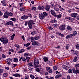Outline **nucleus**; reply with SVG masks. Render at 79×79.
<instances>
[{
	"instance_id": "nucleus-1",
	"label": "nucleus",
	"mask_w": 79,
	"mask_h": 79,
	"mask_svg": "<svg viewBox=\"0 0 79 79\" xmlns=\"http://www.w3.org/2000/svg\"><path fill=\"white\" fill-rule=\"evenodd\" d=\"M34 65L35 68H39L40 66L39 65V61L37 60H34Z\"/></svg>"
},
{
	"instance_id": "nucleus-2",
	"label": "nucleus",
	"mask_w": 79,
	"mask_h": 79,
	"mask_svg": "<svg viewBox=\"0 0 79 79\" xmlns=\"http://www.w3.org/2000/svg\"><path fill=\"white\" fill-rule=\"evenodd\" d=\"M76 69V70H75V69L74 68L73 69V73H74V74H77V73H79V67Z\"/></svg>"
},
{
	"instance_id": "nucleus-3",
	"label": "nucleus",
	"mask_w": 79,
	"mask_h": 79,
	"mask_svg": "<svg viewBox=\"0 0 79 79\" xmlns=\"http://www.w3.org/2000/svg\"><path fill=\"white\" fill-rule=\"evenodd\" d=\"M9 16V13L8 11H6L4 13V15H3L4 18H8Z\"/></svg>"
},
{
	"instance_id": "nucleus-4",
	"label": "nucleus",
	"mask_w": 79,
	"mask_h": 79,
	"mask_svg": "<svg viewBox=\"0 0 79 79\" xmlns=\"http://www.w3.org/2000/svg\"><path fill=\"white\" fill-rule=\"evenodd\" d=\"M71 53L73 54V55H77V54H78V51H75L73 50H72L71 51Z\"/></svg>"
},
{
	"instance_id": "nucleus-5",
	"label": "nucleus",
	"mask_w": 79,
	"mask_h": 79,
	"mask_svg": "<svg viewBox=\"0 0 79 79\" xmlns=\"http://www.w3.org/2000/svg\"><path fill=\"white\" fill-rule=\"evenodd\" d=\"M6 26H8V25H11L12 26H14V25H13V22L12 21H9L7 23H6Z\"/></svg>"
},
{
	"instance_id": "nucleus-6",
	"label": "nucleus",
	"mask_w": 79,
	"mask_h": 79,
	"mask_svg": "<svg viewBox=\"0 0 79 79\" xmlns=\"http://www.w3.org/2000/svg\"><path fill=\"white\" fill-rule=\"evenodd\" d=\"M59 29L61 31H64L65 29V25H63L60 26L59 27Z\"/></svg>"
},
{
	"instance_id": "nucleus-7",
	"label": "nucleus",
	"mask_w": 79,
	"mask_h": 79,
	"mask_svg": "<svg viewBox=\"0 0 79 79\" xmlns=\"http://www.w3.org/2000/svg\"><path fill=\"white\" fill-rule=\"evenodd\" d=\"M43 60H44V62H46L47 61V63H50V61L48 60V57H44L43 58Z\"/></svg>"
},
{
	"instance_id": "nucleus-8",
	"label": "nucleus",
	"mask_w": 79,
	"mask_h": 79,
	"mask_svg": "<svg viewBox=\"0 0 79 79\" xmlns=\"http://www.w3.org/2000/svg\"><path fill=\"white\" fill-rule=\"evenodd\" d=\"M3 42V43L4 45H6V44H8V40L6 38L4 40Z\"/></svg>"
},
{
	"instance_id": "nucleus-9",
	"label": "nucleus",
	"mask_w": 79,
	"mask_h": 79,
	"mask_svg": "<svg viewBox=\"0 0 79 79\" xmlns=\"http://www.w3.org/2000/svg\"><path fill=\"white\" fill-rule=\"evenodd\" d=\"M50 6L49 5H46L45 7V10L47 11H48L50 10Z\"/></svg>"
},
{
	"instance_id": "nucleus-10",
	"label": "nucleus",
	"mask_w": 79,
	"mask_h": 79,
	"mask_svg": "<svg viewBox=\"0 0 79 79\" xmlns=\"http://www.w3.org/2000/svg\"><path fill=\"white\" fill-rule=\"evenodd\" d=\"M50 12L51 13L52 15H53V16H55L56 15V14L55 13V12L54 10H51Z\"/></svg>"
},
{
	"instance_id": "nucleus-11",
	"label": "nucleus",
	"mask_w": 79,
	"mask_h": 79,
	"mask_svg": "<svg viewBox=\"0 0 79 79\" xmlns=\"http://www.w3.org/2000/svg\"><path fill=\"white\" fill-rule=\"evenodd\" d=\"M44 6H39L38 7V9L39 10H44Z\"/></svg>"
},
{
	"instance_id": "nucleus-12",
	"label": "nucleus",
	"mask_w": 79,
	"mask_h": 79,
	"mask_svg": "<svg viewBox=\"0 0 79 79\" xmlns=\"http://www.w3.org/2000/svg\"><path fill=\"white\" fill-rule=\"evenodd\" d=\"M32 45H40V43L38 42H36V41H34L32 43Z\"/></svg>"
},
{
	"instance_id": "nucleus-13",
	"label": "nucleus",
	"mask_w": 79,
	"mask_h": 79,
	"mask_svg": "<svg viewBox=\"0 0 79 79\" xmlns=\"http://www.w3.org/2000/svg\"><path fill=\"white\" fill-rule=\"evenodd\" d=\"M62 66L63 69H66V70H68L69 68L68 67L66 66L65 65L63 64L62 65Z\"/></svg>"
},
{
	"instance_id": "nucleus-14",
	"label": "nucleus",
	"mask_w": 79,
	"mask_h": 79,
	"mask_svg": "<svg viewBox=\"0 0 79 79\" xmlns=\"http://www.w3.org/2000/svg\"><path fill=\"white\" fill-rule=\"evenodd\" d=\"M39 16L40 17V18L41 19H44V18H45L43 14H40L39 15Z\"/></svg>"
},
{
	"instance_id": "nucleus-15",
	"label": "nucleus",
	"mask_w": 79,
	"mask_h": 79,
	"mask_svg": "<svg viewBox=\"0 0 79 79\" xmlns=\"http://www.w3.org/2000/svg\"><path fill=\"white\" fill-rule=\"evenodd\" d=\"M28 27L30 28V29L32 28V25L31 24V22H28Z\"/></svg>"
},
{
	"instance_id": "nucleus-16",
	"label": "nucleus",
	"mask_w": 79,
	"mask_h": 79,
	"mask_svg": "<svg viewBox=\"0 0 79 79\" xmlns=\"http://www.w3.org/2000/svg\"><path fill=\"white\" fill-rule=\"evenodd\" d=\"M72 17H76L77 16V13H73L70 15Z\"/></svg>"
},
{
	"instance_id": "nucleus-17",
	"label": "nucleus",
	"mask_w": 79,
	"mask_h": 79,
	"mask_svg": "<svg viewBox=\"0 0 79 79\" xmlns=\"http://www.w3.org/2000/svg\"><path fill=\"white\" fill-rule=\"evenodd\" d=\"M22 19H26L28 18V16H27L23 15L21 17Z\"/></svg>"
},
{
	"instance_id": "nucleus-18",
	"label": "nucleus",
	"mask_w": 79,
	"mask_h": 79,
	"mask_svg": "<svg viewBox=\"0 0 79 79\" xmlns=\"http://www.w3.org/2000/svg\"><path fill=\"white\" fill-rule=\"evenodd\" d=\"M13 76H15V77H20V75L18 73L13 74Z\"/></svg>"
},
{
	"instance_id": "nucleus-19",
	"label": "nucleus",
	"mask_w": 79,
	"mask_h": 79,
	"mask_svg": "<svg viewBox=\"0 0 79 79\" xmlns=\"http://www.w3.org/2000/svg\"><path fill=\"white\" fill-rule=\"evenodd\" d=\"M43 15H44V18H45L46 16H47L48 15V14L45 12H43Z\"/></svg>"
},
{
	"instance_id": "nucleus-20",
	"label": "nucleus",
	"mask_w": 79,
	"mask_h": 79,
	"mask_svg": "<svg viewBox=\"0 0 79 79\" xmlns=\"http://www.w3.org/2000/svg\"><path fill=\"white\" fill-rule=\"evenodd\" d=\"M79 56L77 55L74 58V60H73V61L74 62H76L77 61V57Z\"/></svg>"
},
{
	"instance_id": "nucleus-21",
	"label": "nucleus",
	"mask_w": 79,
	"mask_h": 79,
	"mask_svg": "<svg viewBox=\"0 0 79 79\" xmlns=\"http://www.w3.org/2000/svg\"><path fill=\"white\" fill-rule=\"evenodd\" d=\"M55 17H57L58 19V18H61V15L59 14L57 15H55Z\"/></svg>"
},
{
	"instance_id": "nucleus-22",
	"label": "nucleus",
	"mask_w": 79,
	"mask_h": 79,
	"mask_svg": "<svg viewBox=\"0 0 79 79\" xmlns=\"http://www.w3.org/2000/svg\"><path fill=\"white\" fill-rule=\"evenodd\" d=\"M77 31H74L73 32V37H74L75 36H76V35H77Z\"/></svg>"
},
{
	"instance_id": "nucleus-23",
	"label": "nucleus",
	"mask_w": 79,
	"mask_h": 79,
	"mask_svg": "<svg viewBox=\"0 0 79 79\" xmlns=\"http://www.w3.org/2000/svg\"><path fill=\"white\" fill-rule=\"evenodd\" d=\"M67 29L69 30V31H71L72 30V28H71V27L68 26L67 27Z\"/></svg>"
},
{
	"instance_id": "nucleus-24",
	"label": "nucleus",
	"mask_w": 79,
	"mask_h": 79,
	"mask_svg": "<svg viewBox=\"0 0 79 79\" xmlns=\"http://www.w3.org/2000/svg\"><path fill=\"white\" fill-rule=\"evenodd\" d=\"M65 19H69V20H72V19H72V18L69 17V16L65 17Z\"/></svg>"
},
{
	"instance_id": "nucleus-25",
	"label": "nucleus",
	"mask_w": 79,
	"mask_h": 79,
	"mask_svg": "<svg viewBox=\"0 0 79 79\" xmlns=\"http://www.w3.org/2000/svg\"><path fill=\"white\" fill-rule=\"evenodd\" d=\"M26 9L25 7H23L20 9V11H24Z\"/></svg>"
},
{
	"instance_id": "nucleus-26",
	"label": "nucleus",
	"mask_w": 79,
	"mask_h": 79,
	"mask_svg": "<svg viewBox=\"0 0 79 79\" xmlns=\"http://www.w3.org/2000/svg\"><path fill=\"white\" fill-rule=\"evenodd\" d=\"M3 77H7V76H8V73H5L3 74Z\"/></svg>"
},
{
	"instance_id": "nucleus-27",
	"label": "nucleus",
	"mask_w": 79,
	"mask_h": 79,
	"mask_svg": "<svg viewBox=\"0 0 79 79\" xmlns=\"http://www.w3.org/2000/svg\"><path fill=\"white\" fill-rule=\"evenodd\" d=\"M24 45L25 47H29L30 45V43H28L26 44H24Z\"/></svg>"
},
{
	"instance_id": "nucleus-28",
	"label": "nucleus",
	"mask_w": 79,
	"mask_h": 79,
	"mask_svg": "<svg viewBox=\"0 0 79 79\" xmlns=\"http://www.w3.org/2000/svg\"><path fill=\"white\" fill-rule=\"evenodd\" d=\"M15 34H14L13 35L11 36L10 40H13V39H14V37H15Z\"/></svg>"
},
{
	"instance_id": "nucleus-29",
	"label": "nucleus",
	"mask_w": 79,
	"mask_h": 79,
	"mask_svg": "<svg viewBox=\"0 0 79 79\" xmlns=\"http://www.w3.org/2000/svg\"><path fill=\"white\" fill-rule=\"evenodd\" d=\"M30 77L31 79H34L35 78V77L33 75L31 74L30 75Z\"/></svg>"
},
{
	"instance_id": "nucleus-30",
	"label": "nucleus",
	"mask_w": 79,
	"mask_h": 79,
	"mask_svg": "<svg viewBox=\"0 0 79 79\" xmlns=\"http://www.w3.org/2000/svg\"><path fill=\"white\" fill-rule=\"evenodd\" d=\"M26 59L27 60V61L28 63L29 61V60L30 59V57H26Z\"/></svg>"
},
{
	"instance_id": "nucleus-31",
	"label": "nucleus",
	"mask_w": 79,
	"mask_h": 79,
	"mask_svg": "<svg viewBox=\"0 0 79 79\" xmlns=\"http://www.w3.org/2000/svg\"><path fill=\"white\" fill-rule=\"evenodd\" d=\"M18 59L17 58H14V62H15V63H16V62H18Z\"/></svg>"
},
{
	"instance_id": "nucleus-32",
	"label": "nucleus",
	"mask_w": 79,
	"mask_h": 79,
	"mask_svg": "<svg viewBox=\"0 0 79 79\" xmlns=\"http://www.w3.org/2000/svg\"><path fill=\"white\" fill-rule=\"evenodd\" d=\"M24 52V50L23 49H22L20 51H19L18 53H23Z\"/></svg>"
},
{
	"instance_id": "nucleus-33",
	"label": "nucleus",
	"mask_w": 79,
	"mask_h": 79,
	"mask_svg": "<svg viewBox=\"0 0 79 79\" xmlns=\"http://www.w3.org/2000/svg\"><path fill=\"white\" fill-rule=\"evenodd\" d=\"M73 69H70L68 71V73H73Z\"/></svg>"
},
{
	"instance_id": "nucleus-34",
	"label": "nucleus",
	"mask_w": 79,
	"mask_h": 79,
	"mask_svg": "<svg viewBox=\"0 0 79 79\" xmlns=\"http://www.w3.org/2000/svg\"><path fill=\"white\" fill-rule=\"evenodd\" d=\"M40 37H39V36L35 37V40H38V39H39Z\"/></svg>"
},
{
	"instance_id": "nucleus-35",
	"label": "nucleus",
	"mask_w": 79,
	"mask_h": 79,
	"mask_svg": "<svg viewBox=\"0 0 79 79\" xmlns=\"http://www.w3.org/2000/svg\"><path fill=\"white\" fill-rule=\"evenodd\" d=\"M28 65L29 66L32 67V66H33V65H32V62H31V63L28 64Z\"/></svg>"
},
{
	"instance_id": "nucleus-36",
	"label": "nucleus",
	"mask_w": 79,
	"mask_h": 79,
	"mask_svg": "<svg viewBox=\"0 0 79 79\" xmlns=\"http://www.w3.org/2000/svg\"><path fill=\"white\" fill-rule=\"evenodd\" d=\"M29 56H30V55L29 54V53H25V54H24V56H29Z\"/></svg>"
},
{
	"instance_id": "nucleus-37",
	"label": "nucleus",
	"mask_w": 79,
	"mask_h": 79,
	"mask_svg": "<svg viewBox=\"0 0 79 79\" xmlns=\"http://www.w3.org/2000/svg\"><path fill=\"white\" fill-rule=\"evenodd\" d=\"M4 38H3V37H1L0 38V40H1V41L2 42H3V41L4 40Z\"/></svg>"
},
{
	"instance_id": "nucleus-38",
	"label": "nucleus",
	"mask_w": 79,
	"mask_h": 79,
	"mask_svg": "<svg viewBox=\"0 0 79 79\" xmlns=\"http://www.w3.org/2000/svg\"><path fill=\"white\" fill-rule=\"evenodd\" d=\"M36 10H37V8H36V7H33L31 9V10H33V11H35Z\"/></svg>"
},
{
	"instance_id": "nucleus-39",
	"label": "nucleus",
	"mask_w": 79,
	"mask_h": 79,
	"mask_svg": "<svg viewBox=\"0 0 79 79\" xmlns=\"http://www.w3.org/2000/svg\"><path fill=\"white\" fill-rule=\"evenodd\" d=\"M35 71H36L37 72H38V73H39V72H40V69L39 68L36 69Z\"/></svg>"
},
{
	"instance_id": "nucleus-40",
	"label": "nucleus",
	"mask_w": 79,
	"mask_h": 79,
	"mask_svg": "<svg viewBox=\"0 0 79 79\" xmlns=\"http://www.w3.org/2000/svg\"><path fill=\"white\" fill-rule=\"evenodd\" d=\"M34 40H35V37H31V42H32L34 41Z\"/></svg>"
},
{
	"instance_id": "nucleus-41",
	"label": "nucleus",
	"mask_w": 79,
	"mask_h": 79,
	"mask_svg": "<svg viewBox=\"0 0 79 79\" xmlns=\"http://www.w3.org/2000/svg\"><path fill=\"white\" fill-rule=\"evenodd\" d=\"M68 35L69 36V37L71 38H72V37H74L73 36V34H70L69 35Z\"/></svg>"
},
{
	"instance_id": "nucleus-42",
	"label": "nucleus",
	"mask_w": 79,
	"mask_h": 79,
	"mask_svg": "<svg viewBox=\"0 0 79 79\" xmlns=\"http://www.w3.org/2000/svg\"><path fill=\"white\" fill-rule=\"evenodd\" d=\"M48 29H49L50 30H52V29H53V27H52L50 26L48 27Z\"/></svg>"
},
{
	"instance_id": "nucleus-43",
	"label": "nucleus",
	"mask_w": 79,
	"mask_h": 79,
	"mask_svg": "<svg viewBox=\"0 0 79 79\" xmlns=\"http://www.w3.org/2000/svg\"><path fill=\"white\" fill-rule=\"evenodd\" d=\"M7 60V61H9V62H10V61L11 62L12 61V59H10V58H9V59H8Z\"/></svg>"
},
{
	"instance_id": "nucleus-44",
	"label": "nucleus",
	"mask_w": 79,
	"mask_h": 79,
	"mask_svg": "<svg viewBox=\"0 0 79 79\" xmlns=\"http://www.w3.org/2000/svg\"><path fill=\"white\" fill-rule=\"evenodd\" d=\"M10 20H12V21H16V18H12L10 19Z\"/></svg>"
},
{
	"instance_id": "nucleus-45",
	"label": "nucleus",
	"mask_w": 79,
	"mask_h": 79,
	"mask_svg": "<svg viewBox=\"0 0 79 79\" xmlns=\"http://www.w3.org/2000/svg\"><path fill=\"white\" fill-rule=\"evenodd\" d=\"M47 71H48L50 69V67H47L46 68Z\"/></svg>"
},
{
	"instance_id": "nucleus-46",
	"label": "nucleus",
	"mask_w": 79,
	"mask_h": 79,
	"mask_svg": "<svg viewBox=\"0 0 79 79\" xmlns=\"http://www.w3.org/2000/svg\"><path fill=\"white\" fill-rule=\"evenodd\" d=\"M22 61H24V62H26V60L25 58H22Z\"/></svg>"
},
{
	"instance_id": "nucleus-47",
	"label": "nucleus",
	"mask_w": 79,
	"mask_h": 79,
	"mask_svg": "<svg viewBox=\"0 0 79 79\" xmlns=\"http://www.w3.org/2000/svg\"><path fill=\"white\" fill-rule=\"evenodd\" d=\"M13 15V14L11 12H10L9 14V16H12Z\"/></svg>"
},
{
	"instance_id": "nucleus-48",
	"label": "nucleus",
	"mask_w": 79,
	"mask_h": 79,
	"mask_svg": "<svg viewBox=\"0 0 79 79\" xmlns=\"http://www.w3.org/2000/svg\"><path fill=\"white\" fill-rule=\"evenodd\" d=\"M29 22H31V24H35V23H34V21L32 20L29 21Z\"/></svg>"
},
{
	"instance_id": "nucleus-49",
	"label": "nucleus",
	"mask_w": 79,
	"mask_h": 79,
	"mask_svg": "<svg viewBox=\"0 0 79 79\" xmlns=\"http://www.w3.org/2000/svg\"><path fill=\"white\" fill-rule=\"evenodd\" d=\"M75 67H76V69L77 68H79V64H76L75 65Z\"/></svg>"
},
{
	"instance_id": "nucleus-50",
	"label": "nucleus",
	"mask_w": 79,
	"mask_h": 79,
	"mask_svg": "<svg viewBox=\"0 0 79 79\" xmlns=\"http://www.w3.org/2000/svg\"><path fill=\"white\" fill-rule=\"evenodd\" d=\"M3 72V69H0V73L2 74Z\"/></svg>"
},
{
	"instance_id": "nucleus-51",
	"label": "nucleus",
	"mask_w": 79,
	"mask_h": 79,
	"mask_svg": "<svg viewBox=\"0 0 79 79\" xmlns=\"http://www.w3.org/2000/svg\"><path fill=\"white\" fill-rule=\"evenodd\" d=\"M53 69L54 70H56L57 69V67L56 66H55L53 67Z\"/></svg>"
},
{
	"instance_id": "nucleus-52",
	"label": "nucleus",
	"mask_w": 79,
	"mask_h": 79,
	"mask_svg": "<svg viewBox=\"0 0 79 79\" xmlns=\"http://www.w3.org/2000/svg\"><path fill=\"white\" fill-rule=\"evenodd\" d=\"M53 26L54 27H57L58 26V24L56 23L54 24L53 25Z\"/></svg>"
},
{
	"instance_id": "nucleus-53",
	"label": "nucleus",
	"mask_w": 79,
	"mask_h": 79,
	"mask_svg": "<svg viewBox=\"0 0 79 79\" xmlns=\"http://www.w3.org/2000/svg\"><path fill=\"white\" fill-rule=\"evenodd\" d=\"M2 5H3V6H6V2H4L3 3H2Z\"/></svg>"
},
{
	"instance_id": "nucleus-54",
	"label": "nucleus",
	"mask_w": 79,
	"mask_h": 79,
	"mask_svg": "<svg viewBox=\"0 0 79 79\" xmlns=\"http://www.w3.org/2000/svg\"><path fill=\"white\" fill-rule=\"evenodd\" d=\"M28 16V17H30V18H31L32 17V16L31 15V14H28V16Z\"/></svg>"
},
{
	"instance_id": "nucleus-55",
	"label": "nucleus",
	"mask_w": 79,
	"mask_h": 79,
	"mask_svg": "<svg viewBox=\"0 0 79 79\" xmlns=\"http://www.w3.org/2000/svg\"><path fill=\"white\" fill-rule=\"evenodd\" d=\"M66 39H69V35H67L65 37Z\"/></svg>"
},
{
	"instance_id": "nucleus-56",
	"label": "nucleus",
	"mask_w": 79,
	"mask_h": 79,
	"mask_svg": "<svg viewBox=\"0 0 79 79\" xmlns=\"http://www.w3.org/2000/svg\"><path fill=\"white\" fill-rule=\"evenodd\" d=\"M28 23H29V22H28V21L25 22V26H27V24H28Z\"/></svg>"
},
{
	"instance_id": "nucleus-57",
	"label": "nucleus",
	"mask_w": 79,
	"mask_h": 79,
	"mask_svg": "<svg viewBox=\"0 0 79 79\" xmlns=\"http://www.w3.org/2000/svg\"><path fill=\"white\" fill-rule=\"evenodd\" d=\"M76 48L77 49H79V44H77L76 46Z\"/></svg>"
},
{
	"instance_id": "nucleus-58",
	"label": "nucleus",
	"mask_w": 79,
	"mask_h": 79,
	"mask_svg": "<svg viewBox=\"0 0 79 79\" xmlns=\"http://www.w3.org/2000/svg\"><path fill=\"white\" fill-rule=\"evenodd\" d=\"M65 47L66 50H68L69 49V46H66Z\"/></svg>"
},
{
	"instance_id": "nucleus-59",
	"label": "nucleus",
	"mask_w": 79,
	"mask_h": 79,
	"mask_svg": "<svg viewBox=\"0 0 79 79\" xmlns=\"http://www.w3.org/2000/svg\"><path fill=\"white\" fill-rule=\"evenodd\" d=\"M6 63L7 64H8L9 65H10L11 64V62H10L7 61L6 62Z\"/></svg>"
},
{
	"instance_id": "nucleus-60",
	"label": "nucleus",
	"mask_w": 79,
	"mask_h": 79,
	"mask_svg": "<svg viewBox=\"0 0 79 79\" xmlns=\"http://www.w3.org/2000/svg\"><path fill=\"white\" fill-rule=\"evenodd\" d=\"M9 51H10V52H15V50H14L13 49H9Z\"/></svg>"
},
{
	"instance_id": "nucleus-61",
	"label": "nucleus",
	"mask_w": 79,
	"mask_h": 79,
	"mask_svg": "<svg viewBox=\"0 0 79 79\" xmlns=\"http://www.w3.org/2000/svg\"><path fill=\"white\" fill-rule=\"evenodd\" d=\"M55 79H58V78H59V75H57L55 77Z\"/></svg>"
},
{
	"instance_id": "nucleus-62",
	"label": "nucleus",
	"mask_w": 79,
	"mask_h": 79,
	"mask_svg": "<svg viewBox=\"0 0 79 79\" xmlns=\"http://www.w3.org/2000/svg\"><path fill=\"white\" fill-rule=\"evenodd\" d=\"M5 69L9 70L10 69V67H6L5 68Z\"/></svg>"
},
{
	"instance_id": "nucleus-63",
	"label": "nucleus",
	"mask_w": 79,
	"mask_h": 79,
	"mask_svg": "<svg viewBox=\"0 0 79 79\" xmlns=\"http://www.w3.org/2000/svg\"><path fill=\"white\" fill-rule=\"evenodd\" d=\"M65 64H66L67 66H69V62H66L65 63Z\"/></svg>"
},
{
	"instance_id": "nucleus-64",
	"label": "nucleus",
	"mask_w": 79,
	"mask_h": 79,
	"mask_svg": "<svg viewBox=\"0 0 79 79\" xmlns=\"http://www.w3.org/2000/svg\"><path fill=\"white\" fill-rule=\"evenodd\" d=\"M28 69L30 71H32L33 70V69L32 68H31L30 67H29L28 68Z\"/></svg>"
}]
</instances>
